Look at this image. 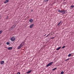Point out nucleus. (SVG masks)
Masks as SVG:
<instances>
[{
    "instance_id": "nucleus-1",
    "label": "nucleus",
    "mask_w": 74,
    "mask_h": 74,
    "mask_svg": "<svg viewBox=\"0 0 74 74\" xmlns=\"http://www.w3.org/2000/svg\"><path fill=\"white\" fill-rule=\"evenodd\" d=\"M58 11L59 13H60V12H61L62 14H65L66 11L65 10H58Z\"/></svg>"
},
{
    "instance_id": "nucleus-2",
    "label": "nucleus",
    "mask_w": 74,
    "mask_h": 74,
    "mask_svg": "<svg viewBox=\"0 0 74 74\" xmlns=\"http://www.w3.org/2000/svg\"><path fill=\"white\" fill-rule=\"evenodd\" d=\"M10 40L12 41H15V38L14 36H13L11 38Z\"/></svg>"
},
{
    "instance_id": "nucleus-3",
    "label": "nucleus",
    "mask_w": 74,
    "mask_h": 74,
    "mask_svg": "<svg viewBox=\"0 0 74 74\" xmlns=\"http://www.w3.org/2000/svg\"><path fill=\"white\" fill-rule=\"evenodd\" d=\"M53 63V62H51L49 63V64H48L47 65L46 67H49V66H51L52 64Z\"/></svg>"
},
{
    "instance_id": "nucleus-4",
    "label": "nucleus",
    "mask_w": 74,
    "mask_h": 74,
    "mask_svg": "<svg viewBox=\"0 0 74 74\" xmlns=\"http://www.w3.org/2000/svg\"><path fill=\"white\" fill-rule=\"evenodd\" d=\"M9 0H6L4 1V4H6V3H7L9 2Z\"/></svg>"
},
{
    "instance_id": "nucleus-5",
    "label": "nucleus",
    "mask_w": 74,
    "mask_h": 74,
    "mask_svg": "<svg viewBox=\"0 0 74 74\" xmlns=\"http://www.w3.org/2000/svg\"><path fill=\"white\" fill-rule=\"evenodd\" d=\"M62 21H61L57 25L58 26H59V25H62Z\"/></svg>"
},
{
    "instance_id": "nucleus-6",
    "label": "nucleus",
    "mask_w": 74,
    "mask_h": 74,
    "mask_svg": "<svg viewBox=\"0 0 74 74\" xmlns=\"http://www.w3.org/2000/svg\"><path fill=\"white\" fill-rule=\"evenodd\" d=\"M8 50H11L12 49V47H9L8 48Z\"/></svg>"
},
{
    "instance_id": "nucleus-7",
    "label": "nucleus",
    "mask_w": 74,
    "mask_h": 74,
    "mask_svg": "<svg viewBox=\"0 0 74 74\" xmlns=\"http://www.w3.org/2000/svg\"><path fill=\"white\" fill-rule=\"evenodd\" d=\"M4 64V61H2L1 62V64Z\"/></svg>"
},
{
    "instance_id": "nucleus-8",
    "label": "nucleus",
    "mask_w": 74,
    "mask_h": 74,
    "mask_svg": "<svg viewBox=\"0 0 74 74\" xmlns=\"http://www.w3.org/2000/svg\"><path fill=\"white\" fill-rule=\"evenodd\" d=\"M33 26H34V24H32L31 25L30 27V28H32L33 27Z\"/></svg>"
},
{
    "instance_id": "nucleus-9",
    "label": "nucleus",
    "mask_w": 74,
    "mask_h": 74,
    "mask_svg": "<svg viewBox=\"0 0 74 74\" xmlns=\"http://www.w3.org/2000/svg\"><path fill=\"white\" fill-rule=\"evenodd\" d=\"M24 45L25 44L24 43V42H23L21 43L20 45H21V46L22 47L23 46V45Z\"/></svg>"
},
{
    "instance_id": "nucleus-10",
    "label": "nucleus",
    "mask_w": 74,
    "mask_h": 74,
    "mask_svg": "<svg viewBox=\"0 0 74 74\" xmlns=\"http://www.w3.org/2000/svg\"><path fill=\"white\" fill-rule=\"evenodd\" d=\"M32 70H29V71H28L27 72V74H29V73H31V72H32Z\"/></svg>"
},
{
    "instance_id": "nucleus-11",
    "label": "nucleus",
    "mask_w": 74,
    "mask_h": 74,
    "mask_svg": "<svg viewBox=\"0 0 74 74\" xmlns=\"http://www.w3.org/2000/svg\"><path fill=\"white\" fill-rule=\"evenodd\" d=\"M33 21V19H31L29 20V21L30 22H32Z\"/></svg>"
},
{
    "instance_id": "nucleus-12",
    "label": "nucleus",
    "mask_w": 74,
    "mask_h": 74,
    "mask_svg": "<svg viewBox=\"0 0 74 74\" xmlns=\"http://www.w3.org/2000/svg\"><path fill=\"white\" fill-rule=\"evenodd\" d=\"M22 46H21V45H20V46L18 47V49H20V48H21V47H22Z\"/></svg>"
},
{
    "instance_id": "nucleus-13",
    "label": "nucleus",
    "mask_w": 74,
    "mask_h": 74,
    "mask_svg": "<svg viewBox=\"0 0 74 74\" xmlns=\"http://www.w3.org/2000/svg\"><path fill=\"white\" fill-rule=\"evenodd\" d=\"M44 1L45 3L46 4H47V3H48V1L47 0H45Z\"/></svg>"
},
{
    "instance_id": "nucleus-14",
    "label": "nucleus",
    "mask_w": 74,
    "mask_h": 74,
    "mask_svg": "<svg viewBox=\"0 0 74 74\" xmlns=\"http://www.w3.org/2000/svg\"><path fill=\"white\" fill-rule=\"evenodd\" d=\"M61 48V47H58V48H57L56 49V50H57V51H58V50H59V49H60Z\"/></svg>"
},
{
    "instance_id": "nucleus-15",
    "label": "nucleus",
    "mask_w": 74,
    "mask_h": 74,
    "mask_svg": "<svg viewBox=\"0 0 74 74\" xmlns=\"http://www.w3.org/2000/svg\"><path fill=\"white\" fill-rule=\"evenodd\" d=\"M71 56V54H70L68 55V57H70Z\"/></svg>"
},
{
    "instance_id": "nucleus-16",
    "label": "nucleus",
    "mask_w": 74,
    "mask_h": 74,
    "mask_svg": "<svg viewBox=\"0 0 74 74\" xmlns=\"http://www.w3.org/2000/svg\"><path fill=\"white\" fill-rule=\"evenodd\" d=\"M56 69H57V68H55L54 69H53V71H55Z\"/></svg>"
},
{
    "instance_id": "nucleus-17",
    "label": "nucleus",
    "mask_w": 74,
    "mask_h": 74,
    "mask_svg": "<svg viewBox=\"0 0 74 74\" xmlns=\"http://www.w3.org/2000/svg\"><path fill=\"white\" fill-rule=\"evenodd\" d=\"M71 8H73V7H74V6L73 5H71Z\"/></svg>"
},
{
    "instance_id": "nucleus-18",
    "label": "nucleus",
    "mask_w": 74,
    "mask_h": 74,
    "mask_svg": "<svg viewBox=\"0 0 74 74\" xmlns=\"http://www.w3.org/2000/svg\"><path fill=\"white\" fill-rule=\"evenodd\" d=\"M2 32H3V30H1L0 31V34H1V33H2Z\"/></svg>"
},
{
    "instance_id": "nucleus-19",
    "label": "nucleus",
    "mask_w": 74,
    "mask_h": 74,
    "mask_svg": "<svg viewBox=\"0 0 74 74\" xmlns=\"http://www.w3.org/2000/svg\"><path fill=\"white\" fill-rule=\"evenodd\" d=\"M65 47H66V46H63L62 47V49H63V48H65Z\"/></svg>"
},
{
    "instance_id": "nucleus-20",
    "label": "nucleus",
    "mask_w": 74,
    "mask_h": 74,
    "mask_svg": "<svg viewBox=\"0 0 74 74\" xmlns=\"http://www.w3.org/2000/svg\"><path fill=\"white\" fill-rule=\"evenodd\" d=\"M6 44L7 45H9V44H10V43L9 42H7Z\"/></svg>"
},
{
    "instance_id": "nucleus-21",
    "label": "nucleus",
    "mask_w": 74,
    "mask_h": 74,
    "mask_svg": "<svg viewBox=\"0 0 74 74\" xmlns=\"http://www.w3.org/2000/svg\"><path fill=\"white\" fill-rule=\"evenodd\" d=\"M64 73V72L63 71H62L61 72V74H63Z\"/></svg>"
},
{
    "instance_id": "nucleus-22",
    "label": "nucleus",
    "mask_w": 74,
    "mask_h": 74,
    "mask_svg": "<svg viewBox=\"0 0 74 74\" xmlns=\"http://www.w3.org/2000/svg\"><path fill=\"white\" fill-rule=\"evenodd\" d=\"M49 35H50V34H49L48 35H47L46 36V37H48V36H49Z\"/></svg>"
},
{
    "instance_id": "nucleus-23",
    "label": "nucleus",
    "mask_w": 74,
    "mask_h": 74,
    "mask_svg": "<svg viewBox=\"0 0 74 74\" xmlns=\"http://www.w3.org/2000/svg\"><path fill=\"white\" fill-rule=\"evenodd\" d=\"M69 59H70L68 58V59L66 60H65V61H67L68 60H69Z\"/></svg>"
},
{
    "instance_id": "nucleus-24",
    "label": "nucleus",
    "mask_w": 74,
    "mask_h": 74,
    "mask_svg": "<svg viewBox=\"0 0 74 74\" xmlns=\"http://www.w3.org/2000/svg\"><path fill=\"white\" fill-rule=\"evenodd\" d=\"M55 38L53 37L51 38V39H53V38Z\"/></svg>"
},
{
    "instance_id": "nucleus-25",
    "label": "nucleus",
    "mask_w": 74,
    "mask_h": 74,
    "mask_svg": "<svg viewBox=\"0 0 74 74\" xmlns=\"http://www.w3.org/2000/svg\"><path fill=\"white\" fill-rule=\"evenodd\" d=\"M17 74H20V72H18Z\"/></svg>"
},
{
    "instance_id": "nucleus-26",
    "label": "nucleus",
    "mask_w": 74,
    "mask_h": 74,
    "mask_svg": "<svg viewBox=\"0 0 74 74\" xmlns=\"http://www.w3.org/2000/svg\"><path fill=\"white\" fill-rule=\"evenodd\" d=\"M46 35H47V34H46L45 35H44V36L45 37V36H46Z\"/></svg>"
},
{
    "instance_id": "nucleus-27",
    "label": "nucleus",
    "mask_w": 74,
    "mask_h": 74,
    "mask_svg": "<svg viewBox=\"0 0 74 74\" xmlns=\"http://www.w3.org/2000/svg\"><path fill=\"white\" fill-rule=\"evenodd\" d=\"M8 18V16H7V18H6V19H7Z\"/></svg>"
},
{
    "instance_id": "nucleus-28",
    "label": "nucleus",
    "mask_w": 74,
    "mask_h": 74,
    "mask_svg": "<svg viewBox=\"0 0 74 74\" xmlns=\"http://www.w3.org/2000/svg\"><path fill=\"white\" fill-rule=\"evenodd\" d=\"M64 1H65V0H64Z\"/></svg>"
},
{
    "instance_id": "nucleus-29",
    "label": "nucleus",
    "mask_w": 74,
    "mask_h": 74,
    "mask_svg": "<svg viewBox=\"0 0 74 74\" xmlns=\"http://www.w3.org/2000/svg\"><path fill=\"white\" fill-rule=\"evenodd\" d=\"M48 1H49V0H47Z\"/></svg>"
}]
</instances>
